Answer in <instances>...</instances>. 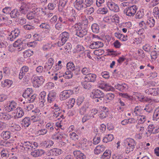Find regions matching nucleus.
Listing matches in <instances>:
<instances>
[{
	"label": "nucleus",
	"instance_id": "nucleus-1",
	"mask_svg": "<svg viewBox=\"0 0 159 159\" xmlns=\"http://www.w3.org/2000/svg\"><path fill=\"white\" fill-rule=\"evenodd\" d=\"M32 90L30 88H27L23 93V97L26 99V101L29 102V103L34 102L36 98V95L34 94L32 95Z\"/></svg>",
	"mask_w": 159,
	"mask_h": 159
},
{
	"label": "nucleus",
	"instance_id": "nucleus-2",
	"mask_svg": "<svg viewBox=\"0 0 159 159\" xmlns=\"http://www.w3.org/2000/svg\"><path fill=\"white\" fill-rule=\"evenodd\" d=\"M29 69V67L26 66H23L20 70L19 73V78L21 80L23 78V80L25 82H28L29 80V76L27 74H29L26 73L28 71Z\"/></svg>",
	"mask_w": 159,
	"mask_h": 159
},
{
	"label": "nucleus",
	"instance_id": "nucleus-3",
	"mask_svg": "<svg viewBox=\"0 0 159 159\" xmlns=\"http://www.w3.org/2000/svg\"><path fill=\"white\" fill-rule=\"evenodd\" d=\"M33 85L35 88H38L44 83L45 79L42 76H35L32 78Z\"/></svg>",
	"mask_w": 159,
	"mask_h": 159
},
{
	"label": "nucleus",
	"instance_id": "nucleus-4",
	"mask_svg": "<svg viewBox=\"0 0 159 159\" xmlns=\"http://www.w3.org/2000/svg\"><path fill=\"white\" fill-rule=\"evenodd\" d=\"M138 7L136 5H134L128 7L124 10V13L128 16H134L137 10Z\"/></svg>",
	"mask_w": 159,
	"mask_h": 159
},
{
	"label": "nucleus",
	"instance_id": "nucleus-5",
	"mask_svg": "<svg viewBox=\"0 0 159 159\" xmlns=\"http://www.w3.org/2000/svg\"><path fill=\"white\" fill-rule=\"evenodd\" d=\"M21 150L28 151L29 150L34 148V147L30 142L26 141H22L20 145Z\"/></svg>",
	"mask_w": 159,
	"mask_h": 159
},
{
	"label": "nucleus",
	"instance_id": "nucleus-6",
	"mask_svg": "<svg viewBox=\"0 0 159 159\" xmlns=\"http://www.w3.org/2000/svg\"><path fill=\"white\" fill-rule=\"evenodd\" d=\"M69 34L66 32H63L60 34L59 37V40L57 43L59 47L63 45L69 38Z\"/></svg>",
	"mask_w": 159,
	"mask_h": 159
},
{
	"label": "nucleus",
	"instance_id": "nucleus-7",
	"mask_svg": "<svg viewBox=\"0 0 159 159\" xmlns=\"http://www.w3.org/2000/svg\"><path fill=\"white\" fill-rule=\"evenodd\" d=\"M76 22L75 16L74 15L71 16V18H70V22L74 23L75 24L74 25L71 26V28L70 29L71 30L70 31L72 32H74L75 34L77 31H78V30H79L80 28L79 25L76 24Z\"/></svg>",
	"mask_w": 159,
	"mask_h": 159
},
{
	"label": "nucleus",
	"instance_id": "nucleus-8",
	"mask_svg": "<svg viewBox=\"0 0 159 159\" xmlns=\"http://www.w3.org/2000/svg\"><path fill=\"white\" fill-rule=\"evenodd\" d=\"M91 97L93 98H103L104 94L102 91L98 89H95L93 91L91 94Z\"/></svg>",
	"mask_w": 159,
	"mask_h": 159
},
{
	"label": "nucleus",
	"instance_id": "nucleus-9",
	"mask_svg": "<svg viewBox=\"0 0 159 159\" xmlns=\"http://www.w3.org/2000/svg\"><path fill=\"white\" fill-rule=\"evenodd\" d=\"M145 92L148 95L157 96L159 94V88H149L146 89Z\"/></svg>",
	"mask_w": 159,
	"mask_h": 159
},
{
	"label": "nucleus",
	"instance_id": "nucleus-10",
	"mask_svg": "<svg viewBox=\"0 0 159 159\" xmlns=\"http://www.w3.org/2000/svg\"><path fill=\"white\" fill-rule=\"evenodd\" d=\"M107 5L109 9L114 12H118L120 11L119 7L118 6L112 2H108Z\"/></svg>",
	"mask_w": 159,
	"mask_h": 159
},
{
	"label": "nucleus",
	"instance_id": "nucleus-11",
	"mask_svg": "<svg viewBox=\"0 0 159 159\" xmlns=\"http://www.w3.org/2000/svg\"><path fill=\"white\" fill-rule=\"evenodd\" d=\"M17 106V104L14 101H12L7 103L5 109L7 112H10L15 110Z\"/></svg>",
	"mask_w": 159,
	"mask_h": 159
},
{
	"label": "nucleus",
	"instance_id": "nucleus-12",
	"mask_svg": "<svg viewBox=\"0 0 159 159\" xmlns=\"http://www.w3.org/2000/svg\"><path fill=\"white\" fill-rule=\"evenodd\" d=\"M57 93L54 90L50 91L48 95L47 101L50 103L53 102L56 99Z\"/></svg>",
	"mask_w": 159,
	"mask_h": 159
},
{
	"label": "nucleus",
	"instance_id": "nucleus-13",
	"mask_svg": "<svg viewBox=\"0 0 159 159\" xmlns=\"http://www.w3.org/2000/svg\"><path fill=\"white\" fill-rule=\"evenodd\" d=\"M79 29L76 33L75 34L80 37H82L86 35L88 33L87 28H84L79 26Z\"/></svg>",
	"mask_w": 159,
	"mask_h": 159
},
{
	"label": "nucleus",
	"instance_id": "nucleus-14",
	"mask_svg": "<svg viewBox=\"0 0 159 159\" xmlns=\"http://www.w3.org/2000/svg\"><path fill=\"white\" fill-rule=\"evenodd\" d=\"M20 31L19 29H15L11 31L10 34L9 35L8 39L11 41H13L16 37H18L20 34Z\"/></svg>",
	"mask_w": 159,
	"mask_h": 159
},
{
	"label": "nucleus",
	"instance_id": "nucleus-15",
	"mask_svg": "<svg viewBox=\"0 0 159 159\" xmlns=\"http://www.w3.org/2000/svg\"><path fill=\"white\" fill-rule=\"evenodd\" d=\"M127 141L128 143L127 148L129 149L127 150V151H129V152L133 151L136 145L134 140L132 139H128Z\"/></svg>",
	"mask_w": 159,
	"mask_h": 159
},
{
	"label": "nucleus",
	"instance_id": "nucleus-16",
	"mask_svg": "<svg viewBox=\"0 0 159 159\" xmlns=\"http://www.w3.org/2000/svg\"><path fill=\"white\" fill-rule=\"evenodd\" d=\"M115 87L116 89L122 92H126L128 89V86L125 83L121 84H118Z\"/></svg>",
	"mask_w": 159,
	"mask_h": 159
},
{
	"label": "nucleus",
	"instance_id": "nucleus-17",
	"mask_svg": "<svg viewBox=\"0 0 159 159\" xmlns=\"http://www.w3.org/2000/svg\"><path fill=\"white\" fill-rule=\"evenodd\" d=\"M103 43L100 41H92L89 45V48L92 49H95L103 47Z\"/></svg>",
	"mask_w": 159,
	"mask_h": 159
},
{
	"label": "nucleus",
	"instance_id": "nucleus-18",
	"mask_svg": "<svg viewBox=\"0 0 159 159\" xmlns=\"http://www.w3.org/2000/svg\"><path fill=\"white\" fill-rule=\"evenodd\" d=\"M74 44L76 45V46L75 47V45L73 44L71 45V48H73V52L74 53H79L84 50V48L83 46L80 45H77V43L76 42H75Z\"/></svg>",
	"mask_w": 159,
	"mask_h": 159
},
{
	"label": "nucleus",
	"instance_id": "nucleus-19",
	"mask_svg": "<svg viewBox=\"0 0 159 159\" xmlns=\"http://www.w3.org/2000/svg\"><path fill=\"white\" fill-rule=\"evenodd\" d=\"M97 75L95 74L89 73L87 75L84 77V79H87V81L90 82L94 83L96 80Z\"/></svg>",
	"mask_w": 159,
	"mask_h": 159
},
{
	"label": "nucleus",
	"instance_id": "nucleus-20",
	"mask_svg": "<svg viewBox=\"0 0 159 159\" xmlns=\"http://www.w3.org/2000/svg\"><path fill=\"white\" fill-rule=\"evenodd\" d=\"M69 91V90H65L61 92L60 95V99L65 100L69 98L70 97V92Z\"/></svg>",
	"mask_w": 159,
	"mask_h": 159
},
{
	"label": "nucleus",
	"instance_id": "nucleus-21",
	"mask_svg": "<svg viewBox=\"0 0 159 159\" xmlns=\"http://www.w3.org/2000/svg\"><path fill=\"white\" fill-rule=\"evenodd\" d=\"M73 154L76 159H85L86 158L85 155L80 151H75L73 152Z\"/></svg>",
	"mask_w": 159,
	"mask_h": 159
},
{
	"label": "nucleus",
	"instance_id": "nucleus-22",
	"mask_svg": "<svg viewBox=\"0 0 159 159\" xmlns=\"http://www.w3.org/2000/svg\"><path fill=\"white\" fill-rule=\"evenodd\" d=\"M44 153L43 150L42 149H37L34 150L31 153V155L34 157H38Z\"/></svg>",
	"mask_w": 159,
	"mask_h": 159
},
{
	"label": "nucleus",
	"instance_id": "nucleus-23",
	"mask_svg": "<svg viewBox=\"0 0 159 159\" xmlns=\"http://www.w3.org/2000/svg\"><path fill=\"white\" fill-rule=\"evenodd\" d=\"M15 112L16 113V117L17 118H21L24 116V114L23 110L20 107H18L16 108Z\"/></svg>",
	"mask_w": 159,
	"mask_h": 159
},
{
	"label": "nucleus",
	"instance_id": "nucleus-24",
	"mask_svg": "<svg viewBox=\"0 0 159 159\" xmlns=\"http://www.w3.org/2000/svg\"><path fill=\"white\" fill-rule=\"evenodd\" d=\"M84 0H76L74 5L75 7L78 9L84 7Z\"/></svg>",
	"mask_w": 159,
	"mask_h": 159
},
{
	"label": "nucleus",
	"instance_id": "nucleus-25",
	"mask_svg": "<svg viewBox=\"0 0 159 159\" xmlns=\"http://www.w3.org/2000/svg\"><path fill=\"white\" fill-rule=\"evenodd\" d=\"M53 143H54L52 140H48L44 141L42 146L43 148H49L53 145Z\"/></svg>",
	"mask_w": 159,
	"mask_h": 159
},
{
	"label": "nucleus",
	"instance_id": "nucleus-26",
	"mask_svg": "<svg viewBox=\"0 0 159 159\" xmlns=\"http://www.w3.org/2000/svg\"><path fill=\"white\" fill-rule=\"evenodd\" d=\"M88 18L86 17H83L81 20V24L80 25H79V26L82 27L83 28H86L87 29L88 27Z\"/></svg>",
	"mask_w": 159,
	"mask_h": 159
},
{
	"label": "nucleus",
	"instance_id": "nucleus-27",
	"mask_svg": "<svg viewBox=\"0 0 159 159\" xmlns=\"http://www.w3.org/2000/svg\"><path fill=\"white\" fill-rule=\"evenodd\" d=\"M54 124L52 123L49 122L46 124L45 125L46 129L48 131L49 133L53 131L55 127H53Z\"/></svg>",
	"mask_w": 159,
	"mask_h": 159
},
{
	"label": "nucleus",
	"instance_id": "nucleus-28",
	"mask_svg": "<svg viewBox=\"0 0 159 159\" xmlns=\"http://www.w3.org/2000/svg\"><path fill=\"white\" fill-rule=\"evenodd\" d=\"M81 84L84 88L87 89H91L93 86V85L91 84L90 82L87 80L81 82Z\"/></svg>",
	"mask_w": 159,
	"mask_h": 159
},
{
	"label": "nucleus",
	"instance_id": "nucleus-29",
	"mask_svg": "<svg viewBox=\"0 0 159 159\" xmlns=\"http://www.w3.org/2000/svg\"><path fill=\"white\" fill-rule=\"evenodd\" d=\"M21 125L25 127H28L31 123V120L29 117H25L22 121Z\"/></svg>",
	"mask_w": 159,
	"mask_h": 159
},
{
	"label": "nucleus",
	"instance_id": "nucleus-30",
	"mask_svg": "<svg viewBox=\"0 0 159 159\" xmlns=\"http://www.w3.org/2000/svg\"><path fill=\"white\" fill-rule=\"evenodd\" d=\"M111 151L109 150H107L103 153L101 158L102 159H109L110 158Z\"/></svg>",
	"mask_w": 159,
	"mask_h": 159
},
{
	"label": "nucleus",
	"instance_id": "nucleus-31",
	"mask_svg": "<svg viewBox=\"0 0 159 159\" xmlns=\"http://www.w3.org/2000/svg\"><path fill=\"white\" fill-rule=\"evenodd\" d=\"M1 135L3 139L7 140L11 137V133L9 131H3Z\"/></svg>",
	"mask_w": 159,
	"mask_h": 159
},
{
	"label": "nucleus",
	"instance_id": "nucleus-32",
	"mask_svg": "<svg viewBox=\"0 0 159 159\" xmlns=\"http://www.w3.org/2000/svg\"><path fill=\"white\" fill-rule=\"evenodd\" d=\"M10 16L11 18H16L19 17L20 13L16 9H14L10 13Z\"/></svg>",
	"mask_w": 159,
	"mask_h": 159
},
{
	"label": "nucleus",
	"instance_id": "nucleus-33",
	"mask_svg": "<svg viewBox=\"0 0 159 159\" xmlns=\"http://www.w3.org/2000/svg\"><path fill=\"white\" fill-rule=\"evenodd\" d=\"M155 24V21L153 17L149 18L147 20L146 25H148L150 27L154 26Z\"/></svg>",
	"mask_w": 159,
	"mask_h": 159
},
{
	"label": "nucleus",
	"instance_id": "nucleus-34",
	"mask_svg": "<svg viewBox=\"0 0 159 159\" xmlns=\"http://www.w3.org/2000/svg\"><path fill=\"white\" fill-rule=\"evenodd\" d=\"M71 84H70V86H71L70 88L72 89H70V93H71L72 92V93H73V91H75L76 92V91L75 90L78 87L77 85L76 80L73 81L71 80Z\"/></svg>",
	"mask_w": 159,
	"mask_h": 159
},
{
	"label": "nucleus",
	"instance_id": "nucleus-35",
	"mask_svg": "<svg viewBox=\"0 0 159 159\" xmlns=\"http://www.w3.org/2000/svg\"><path fill=\"white\" fill-rule=\"evenodd\" d=\"M40 97L39 98L40 102H45L47 98L46 93L44 91L41 92L40 94Z\"/></svg>",
	"mask_w": 159,
	"mask_h": 159
},
{
	"label": "nucleus",
	"instance_id": "nucleus-36",
	"mask_svg": "<svg viewBox=\"0 0 159 159\" xmlns=\"http://www.w3.org/2000/svg\"><path fill=\"white\" fill-rule=\"evenodd\" d=\"M91 29L94 33L97 34L99 32V27L96 23H94L92 25Z\"/></svg>",
	"mask_w": 159,
	"mask_h": 159
},
{
	"label": "nucleus",
	"instance_id": "nucleus-37",
	"mask_svg": "<svg viewBox=\"0 0 159 159\" xmlns=\"http://www.w3.org/2000/svg\"><path fill=\"white\" fill-rule=\"evenodd\" d=\"M115 96V95L114 93H109L106 94L105 98L106 100L109 102L114 99Z\"/></svg>",
	"mask_w": 159,
	"mask_h": 159
},
{
	"label": "nucleus",
	"instance_id": "nucleus-38",
	"mask_svg": "<svg viewBox=\"0 0 159 159\" xmlns=\"http://www.w3.org/2000/svg\"><path fill=\"white\" fill-rule=\"evenodd\" d=\"M153 118L154 120H157L159 119V107L156 108L154 113Z\"/></svg>",
	"mask_w": 159,
	"mask_h": 159
},
{
	"label": "nucleus",
	"instance_id": "nucleus-39",
	"mask_svg": "<svg viewBox=\"0 0 159 159\" xmlns=\"http://www.w3.org/2000/svg\"><path fill=\"white\" fill-rule=\"evenodd\" d=\"M51 151L52 154L55 156L59 155L61 153V150L57 148H53Z\"/></svg>",
	"mask_w": 159,
	"mask_h": 159
},
{
	"label": "nucleus",
	"instance_id": "nucleus-40",
	"mask_svg": "<svg viewBox=\"0 0 159 159\" xmlns=\"http://www.w3.org/2000/svg\"><path fill=\"white\" fill-rule=\"evenodd\" d=\"M103 151V147L102 146H98L95 148L94 153L96 154H98Z\"/></svg>",
	"mask_w": 159,
	"mask_h": 159
},
{
	"label": "nucleus",
	"instance_id": "nucleus-41",
	"mask_svg": "<svg viewBox=\"0 0 159 159\" xmlns=\"http://www.w3.org/2000/svg\"><path fill=\"white\" fill-rule=\"evenodd\" d=\"M63 136V134L62 133H58L56 134V135H52V138L53 139L55 140H60Z\"/></svg>",
	"mask_w": 159,
	"mask_h": 159
},
{
	"label": "nucleus",
	"instance_id": "nucleus-42",
	"mask_svg": "<svg viewBox=\"0 0 159 159\" xmlns=\"http://www.w3.org/2000/svg\"><path fill=\"white\" fill-rule=\"evenodd\" d=\"M1 156L2 157H8L9 156V152L7 149H3L1 152Z\"/></svg>",
	"mask_w": 159,
	"mask_h": 159
},
{
	"label": "nucleus",
	"instance_id": "nucleus-43",
	"mask_svg": "<svg viewBox=\"0 0 159 159\" xmlns=\"http://www.w3.org/2000/svg\"><path fill=\"white\" fill-rule=\"evenodd\" d=\"M12 81L9 80H5L4 82H2V84L3 87H4L7 86H10L12 84Z\"/></svg>",
	"mask_w": 159,
	"mask_h": 159
},
{
	"label": "nucleus",
	"instance_id": "nucleus-44",
	"mask_svg": "<svg viewBox=\"0 0 159 159\" xmlns=\"http://www.w3.org/2000/svg\"><path fill=\"white\" fill-rule=\"evenodd\" d=\"M32 112L34 114V116L36 117L39 118L41 116V113L39 109L36 108L34 110L32 111Z\"/></svg>",
	"mask_w": 159,
	"mask_h": 159
},
{
	"label": "nucleus",
	"instance_id": "nucleus-45",
	"mask_svg": "<svg viewBox=\"0 0 159 159\" xmlns=\"http://www.w3.org/2000/svg\"><path fill=\"white\" fill-rule=\"evenodd\" d=\"M146 120V116L143 115L139 116L138 119L139 123L140 124L143 123Z\"/></svg>",
	"mask_w": 159,
	"mask_h": 159
},
{
	"label": "nucleus",
	"instance_id": "nucleus-46",
	"mask_svg": "<svg viewBox=\"0 0 159 159\" xmlns=\"http://www.w3.org/2000/svg\"><path fill=\"white\" fill-rule=\"evenodd\" d=\"M70 63V62H68L67 64L66 68L67 69V71H66L64 74L63 75V76L64 78L66 79H69L70 78V76H69L70 74V71L69 70V64Z\"/></svg>",
	"mask_w": 159,
	"mask_h": 159
},
{
	"label": "nucleus",
	"instance_id": "nucleus-47",
	"mask_svg": "<svg viewBox=\"0 0 159 159\" xmlns=\"http://www.w3.org/2000/svg\"><path fill=\"white\" fill-rule=\"evenodd\" d=\"M35 12L34 11L29 12L27 15V19L29 20H32L34 19L35 17Z\"/></svg>",
	"mask_w": 159,
	"mask_h": 159
},
{
	"label": "nucleus",
	"instance_id": "nucleus-48",
	"mask_svg": "<svg viewBox=\"0 0 159 159\" xmlns=\"http://www.w3.org/2000/svg\"><path fill=\"white\" fill-rule=\"evenodd\" d=\"M108 11L107 8L106 7H102L99 8L97 11L98 14H105Z\"/></svg>",
	"mask_w": 159,
	"mask_h": 159
},
{
	"label": "nucleus",
	"instance_id": "nucleus-49",
	"mask_svg": "<svg viewBox=\"0 0 159 159\" xmlns=\"http://www.w3.org/2000/svg\"><path fill=\"white\" fill-rule=\"evenodd\" d=\"M57 3L56 1H55L52 3H49L48 6V9L50 10H53L56 7Z\"/></svg>",
	"mask_w": 159,
	"mask_h": 159
},
{
	"label": "nucleus",
	"instance_id": "nucleus-50",
	"mask_svg": "<svg viewBox=\"0 0 159 159\" xmlns=\"http://www.w3.org/2000/svg\"><path fill=\"white\" fill-rule=\"evenodd\" d=\"M48 133V130L46 128L42 129L39 130L37 132V134L39 135H43L46 134Z\"/></svg>",
	"mask_w": 159,
	"mask_h": 159
},
{
	"label": "nucleus",
	"instance_id": "nucleus-51",
	"mask_svg": "<svg viewBox=\"0 0 159 159\" xmlns=\"http://www.w3.org/2000/svg\"><path fill=\"white\" fill-rule=\"evenodd\" d=\"M52 46V44L49 43H46L43 45L42 49L44 51H46L50 49Z\"/></svg>",
	"mask_w": 159,
	"mask_h": 159
},
{
	"label": "nucleus",
	"instance_id": "nucleus-52",
	"mask_svg": "<svg viewBox=\"0 0 159 159\" xmlns=\"http://www.w3.org/2000/svg\"><path fill=\"white\" fill-rule=\"evenodd\" d=\"M99 117L101 119H103L106 117L107 116V111H102L99 112Z\"/></svg>",
	"mask_w": 159,
	"mask_h": 159
},
{
	"label": "nucleus",
	"instance_id": "nucleus-53",
	"mask_svg": "<svg viewBox=\"0 0 159 159\" xmlns=\"http://www.w3.org/2000/svg\"><path fill=\"white\" fill-rule=\"evenodd\" d=\"M93 3V0H84V4L86 6L84 8L90 6Z\"/></svg>",
	"mask_w": 159,
	"mask_h": 159
},
{
	"label": "nucleus",
	"instance_id": "nucleus-54",
	"mask_svg": "<svg viewBox=\"0 0 159 159\" xmlns=\"http://www.w3.org/2000/svg\"><path fill=\"white\" fill-rule=\"evenodd\" d=\"M152 46L149 44H146L143 47V49L145 51L149 52L151 51Z\"/></svg>",
	"mask_w": 159,
	"mask_h": 159
},
{
	"label": "nucleus",
	"instance_id": "nucleus-55",
	"mask_svg": "<svg viewBox=\"0 0 159 159\" xmlns=\"http://www.w3.org/2000/svg\"><path fill=\"white\" fill-rule=\"evenodd\" d=\"M0 144L6 147H9L11 145V142L2 140L0 141Z\"/></svg>",
	"mask_w": 159,
	"mask_h": 159
},
{
	"label": "nucleus",
	"instance_id": "nucleus-56",
	"mask_svg": "<svg viewBox=\"0 0 159 159\" xmlns=\"http://www.w3.org/2000/svg\"><path fill=\"white\" fill-rule=\"evenodd\" d=\"M39 27L42 29H49L50 26L47 23H43L39 25Z\"/></svg>",
	"mask_w": 159,
	"mask_h": 159
},
{
	"label": "nucleus",
	"instance_id": "nucleus-57",
	"mask_svg": "<svg viewBox=\"0 0 159 159\" xmlns=\"http://www.w3.org/2000/svg\"><path fill=\"white\" fill-rule=\"evenodd\" d=\"M23 28L25 30H32L34 29L35 27L29 24H26L23 26Z\"/></svg>",
	"mask_w": 159,
	"mask_h": 159
},
{
	"label": "nucleus",
	"instance_id": "nucleus-58",
	"mask_svg": "<svg viewBox=\"0 0 159 159\" xmlns=\"http://www.w3.org/2000/svg\"><path fill=\"white\" fill-rule=\"evenodd\" d=\"M78 136L75 132H72V134H70V139L72 140H77L78 139Z\"/></svg>",
	"mask_w": 159,
	"mask_h": 159
},
{
	"label": "nucleus",
	"instance_id": "nucleus-59",
	"mask_svg": "<svg viewBox=\"0 0 159 159\" xmlns=\"http://www.w3.org/2000/svg\"><path fill=\"white\" fill-rule=\"evenodd\" d=\"M144 16V14L143 11H139L137 12L135 15V18L136 19H141Z\"/></svg>",
	"mask_w": 159,
	"mask_h": 159
},
{
	"label": "nucleus",
	"instance_id": "nucleus-60",
	"mask_svg": "<svg viewBox=\"0 0 159 159\" xmlns=\"http://www.w3.org/2000/svg\"><path fill=\"white\" fill-rule=\"evenodd\" d=\"M34 105L31 104H26L24 106V109L28 111L32 110L34 108Z\"/></svg>",
	"mask_w": 159,
	"mask_h": 159
},
{
	"label": "nucleus",
	"instance_id": "nucleus-61",
	"mask_svg": "<svg viewBox=\"0 0 159 159\" xmlns=\"http://www.w3.org/2000/svg\"><path fill=\"white\" fill-rule=\"evenodd\" d=\"M60 114H61L60 112H58L57 111L55 110H53L51 113L52 116L54 118H57L60 116Z\"/></svg>",
	"mask_w": 159,
	"mask_h": 159
},
{
	"label": "nucleus",
	"instance_id": "nucleus-62",
	"mask_svg": "<svg viewBox=\"0 0 159 159\" xmlns=\"http://www.w3.org/2000/svg\"><path fill=\"white\" fill-rule=\"evenodd\" d=\"M70 70L71 71V72L70 71V75H71L70 78H71L74 75L73 71L75 70V65L72 62H70Z\"/></svg>",
	"mask_w": 159,
	"mask_h": 159
},
{
	"label": "nucleus",
	"instance_id": "nucleus-63",
	"mask_svg": "<svg viewBox=\"0 0 159 159\" xmlns=\"http://www.w3.org/2000/svg\"><path fill=\"white\" fill-rule=\"evenodd\" d=\"M89 69L87 67H84L82 68L81 70V72L84 75H86L88 74H89L90 72Z\"/></svg>",
	"mask_w": 159,
	"mask_h": 159
},
{
	"label": "nucleus",
	"instance_id": "nucleus-64",
	"mask_svg": "<svg viewBox=\"0 0 159 159\" xmlns=\"http://www.w3.org/2000/svg\"><path fill=\"white\" fill-rule=\"evenodd\" d=\"M11 9V8L10 7H6L2 9V11L3 13L6 14H10Z\"/></svg>",
	"mask_w": 159,
	"mask_h": 159
}]
</instances>
